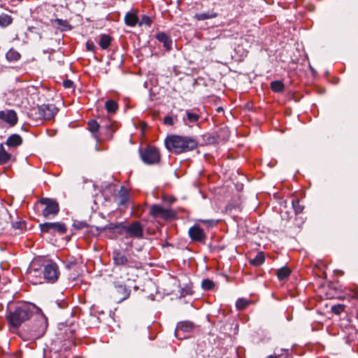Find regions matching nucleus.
I'll return each instance as SVG.
<instances>
[{
    "label": "nucleus",
    "mask_w": 358,
    "mask_h": 358,
    "mask_svg": "<svg viewBox=\"0 0 358 358\" xmlns=\"http://www.w3.org/2000/svg\"><path fill=\"white\" fill-rule=\"evenodd\" d=\"M197 145L196 139L189 136L171 135L165 140L166 148L175 154L191 151L195 149Z\"/></svg>",
    "instance_id": "1"
},
{
    "label": "nucleus",
    "mask_w": 358,
    "mask_h": 358,
    "mask_svg": "<svg viewBox=\"0 0 358 358\" xmlns=\"http://www.w3.org/2000/svg\"><path fill=\"white\" fill-rule=\"evenodd\" d=\"M32 312L27 304L17 306L13 311H10L7 316L9 323L14 327H20L24 322L28 320Z\"/></svg>",
    "instance_id": "2"
},
{
    "label": "nucleus",
    "mask_w": 358,
    "mask_h": 358,
    "mask_svg": "<svg viewBox=\"0 0 358 358\" xmlns=\"http://www.w3.org/2000/svg\"><path fill=\"white\" fill-rule=\"evenodd\" d=\"M41 261H42V257L35 258L27 271V278L34 285L41 284L45 282Z\"/></svg>",
    "instance_id": "3"
},
{
    "label": "nucleus",
    "mask_w": 358,
    "mask_h": 358,
    "mask_svg": "<svg viewBox=\"0 0 358 358\" xmlns=\"http://www.w3.org/2000/svg\"><path fill=\"white\" fill-rule=\"evenodd\" d=\"M43 267L45 282L53 283L57 280L59 275V268L55 262L51 259L42 257L41 261Z\"/></svg>",
    "instance_id": "4"
},
{
    "label": "nucleus",
    "mask_w": 358,
    "mask_h": 358,
    "mask_svg": "<svg viewBox=\"0 0 358 358\" xmlns=\"http://www.w3.org/2000/svg\"><path fill=\"white\" fill-rule=\"evenodd\" d=\"M39 203L45 206L42 210V215L45 218H52L58 214L59 207L55 200L49 198H42Z\"/></svg>",
    "instance_id": "5"
},
{
    "label": "nucleus",
    "mask_w": 358,
    "mask_h": 358,
    "mask_svg": "<svg viewBox=\"0 0 358 358\" xmlns=\"http://www.w3.org/2000/svg\"><path fill=\"white\" fill-rule=\"evenodd\" d=\"M141 157L145 164L150 165L159 163L161 158L159 150L152 146L148 147L141 151Z\"/></svg>",
    "instance_id": "6"
},
{
    "label": "nucleus",
    "mask_w": 358,
    "mask_h": 358,
    "mask_svg": "<svg viewBox=\"0 0 358 358\" xmlns=\"http://www.w3.org/2000/svg\"><path fill=\"white\" fill-rule=\"evenodd\" d=\"M41 231L43 233L51 234H59L60 235L66 232V227L62 222H45L40 224Z\"/></svg>",
    "instance_id": "7"
},
{
    "label": "nucleus",
    "mask_w": 358,
    "mask_h": 358,
    "mask_svg": "<svg viewBox=\"0 0 358 358\" xmlns=\"http://www.w3.org/2000/svg\"><path fill=\"white\" fill-rule=\"evenodd\" d=\"M102 230L105 231L106 235L111 238H116L119 235L125 234L126 225L123 222L110 223L104 227Z\"/></svg>",
    "instance_id": "8"
},
{
    "label": "nucleus",
    "mask_w": 358,
    "mask_h": 358,
    "mask_svg": "<svg viewBox=\"0 0 358 358\" xmlns=\"http://www.w3.org/2000/svg\"><path fill=\"white\" fill-rule=\"evenodd\" d=\"M126 237L142 238L143 236V229L139 222H134L129 225H126Z\"/></svg>",
    "instance_id": "9"
},
{
    "label": "nucleus",
    "mask_w": 358,
    "mask_h": 358,
    "mask_svg": "<svg viewBox=\"0 0 358 358\" xmlns=\"http://www.w3.org/2000/svg\"><path fill=\"white\" fill-rule=\"evenodd\" d=\"M57 112L58 108L54 104H43L38 108L39 117L44 120L53 118Z\"/></svg>",
    "instance_id": "10"
},
{
    "label": "nucleus",
    "mask_w": 358,
    "mask_h": 358,
    "mask_svg": "<svg viewBox=\"0 0 358 358\" xmlns=\"http://www.w3.org/2000/svg\"><path fill=\"white\" fill-rule=\"evenodd\" d=\"M150 213L152 216L157 218L167 220L173 216V213L170 209H166L159 205H152L150 207Z\"/></svg>",
    "instance_id": "11"
},
{
    "label": "nucleus",
    "mask_w": 358,
    "mask_h": 358,
    "mask_svg": "<svg viewBox=\"0 0 358 358\" xmlns=\"http://www.w3.org/2000/svg\"><path fill=\"white\" fill-rule=\"evenodd\" d=\"M113 260L117 266H133V263L129 260L125 253L119 250H115L113 252Z\"/></svg>",
    "instance_id": "12"
},
{
    "label": "nucleus",
    "mask_w": 358,
    "mask_h": 358,
    "mask_svg": "<svg viewBox=\"0 0 358 358\" xmlns=\"http://www.w3.org/2000/svg\"><path fill=\"white\" fill-rule=\"evenodd\" d=\"M193 324L189 322H179L175 330V336L178 339H185L188 337L187 335H181V333H189L193 329Z\"/></svg>",
    "instance_id": "13"
},
{
    "label": "nucleus",
    "mask_w": 358,
    "mask_h": 358,
    "mask_svg": "<svg viewBox=\"0 0 358 358\" xmlns=\"http://www.w3.org/2000/svg\"><path fill=\"white\" fill-rule=\"evenodd\" d=\"M0 120L6 122L10 126H14L17 122V113L13 110H1Z\"/></svg>",
    "instance_id": "14"
},
{
    "label": "nucleus",
    "mask_w": 358,
    "mask_h": 358,
    "mask_svg": "<svg viewBox=\"0 0 358 358\" xmlns=\"http://www.w3.org/2000/svg\"><path fill=\"white\" fill-rule=\"evenodd\" d=\"M189 236L192 241L203 242L206 239V235L201 228L194 225L189 229Z\"/></svg>",
    "instance_id": "15"
},
{
    "label": "nucleus",
    "mask_w": 358,
    "mask_h": 358,
    "mask_svg": "<svg viewBox=\"0 0 358 358\" xmlns=\"http://www.w3.org/2000/svg\"><path fill=\"white\" fill-rule=\"evenodd\" d=\"M117 299L121 302L127 299L130 295V290L124 285H118L115 286Z\"/></svg>",
    "instance_id": "16"
},
{
    "label": "nucleus",
    "mask_w": 358,
    "mask_h": 358,
    "mask_svg": "<svg viewBox=\"0 0 358 358\" xmlns=\"http://www.w3.org/2000/svg\"><path fill=\"white\" fill-rule=\"evenodd\" d=\"M156 38L163 43L164 47L169 50L171 48L172 40L169 35L164 32L158 33L156 35Z\"/></svg>",
    "instance_id": "17"
},
{
    "label": "nucleus",
    "mask_w": 358,
    "mask_h": 358,
    "mask_svg": "<svg viewBox=\"0 0 358 358\" xmlns=\"http://www.w3.org/2000/svg\"><path fill=\"white\" fill-rule=\"evenodd\" d=\"M186 117H183L182 121L185 125L190 126L191 124L196 123L200 118L199 115L194 113L189 110L185 111Z\"/></svg>",
    "instance_id": "18"
},
{
    "label": "nucleus",
    "mask_w": 358,
    "mask_h": 358,
    "mask_svg": "<svg viewBox=\"0 0 358 358\" xmlns=\"http://www.w3.org/2000/svg\"><path fill=\"white\" fill-rule=\"evenodd\" d=\"M11 157V155L5 150L3 145L0 144V165L7 164Z\"/></svg>",
    "instance_id": "19"
},
{
    "label": "nucleus",
    "mask_w": 358,
    "mask_h": 358,
    "mask_svg": "<svg viewBox=\"0 0 358 358\" xmlns=\"http://www.w3.org/2000/svg\"><path fill=\"white\" fill-rule=\"evenodd\" d=\"M22 139L20 135L13 134L6 141V145L10 147H15L21 145Z\"/></svg>",
    "instance_id": "20"
},
{
    "label": "nucleus",
    "mask_w": 358,
    "mask_h": 358,
    "mask_svg": "<svg viewBox=\"0 0 358 358\" xmlns=\"http://www.w3.org/2000/svg\"><path fill=\"white\" fill-rule=\"evenodd\" d=\"M111 41L112 38L109 35L101 34L100 35L99 45L103 50H106L110 46Z\"/></svg>",
    "instance_id": "21"
},
{
    "label": "nucleus",
    "mask_w": 358,
    "mask_h": 358,
    "mask_svg": "<svg viewBox=\"0 0 358 358\" xmlns=\"http://www.w3.org/2000/svg\"><path fill=\"white\" fill-rule=\"evenodd\" d=\"M20 54L13 48L10 49L6 54V58L9 62H17L20 59Z\"/></svg>",
    "instance_id": "22"
},
{
    "label": "nucleus",
    "mask_w": 358,
    "mask_h": 358,
    "mask_svg": "<svg viewBox=\"0 0 358 358\" xmlns=\"http://www.w3.org/2000/svg\"><path fill=\"white\" fill-rule=\"evenodd\" d=\"M265 261L264 254L259 252L253 259H250V263L255 266L262 265Z\"/></svg>",
    "instance_id": "23"
},
{
    "label": "nucleus",
    "mask_w": 358,
    "mask_h": 358,
    "mask_svg": "<svg viewBox=\"0 0 358 358\" xmlns=\"http://www.w3.org/2000/svg\"><path fill=\"white\" fill-rule=\"evenodd\" d=\"M124 22L127 25L134 27L138 22V17L135 14L129 12L124 17Z\"/></svg>",
    "instance_id": "24"
},
{
    "label": "nucleus",
    "mask_w": 358,
    "mask_h": 358,
    "mask_svg": "<svg viewBox=\"0 0 358 358\" xmlns=\"http://www.w3.org/2000/svg\"><path fill=\"white\" fill-rule=\"evenodd\" d=\"M118 196L120 199V204L124 205L129 200V193L126 188H124V187H122L120 190L119 191Z\"/></svg>",
    "instance_id": "25"
},
{
    "label": "nucleus",
    "mask_w": 358,
    "mask_h": 358,
    "mask_svg": "<svg viewBox=\"0 0 358 358\" xmlns=\"http://www.w3.org/2000/svg\"><path fill=\"white\" fill-rule=\"evenodd\" d=\"M13 22V18L10 15L7 14L0 15V27H6L10 25Z\"/></svg>",
    "instance_id": "26"
},
{
    "label": "nucleus",
    "mask_w": 358,
    "mask_h": 358,
    "mask_svg": "<svg viewBox=\"0 0 358 358\" xmlns=\"http://www.w3.org/2000/svg\"><path fill=\"white\" fill-rule=\"evenodd\" d=\"M217 16V14L215 12H210V13H199L196 14L194 17L197 20H205L207 19H211L215 18Z\"/></svg>",
    "instance_id": "27"
},
{
    "label": "nucleus",
    "mask_w": 358,
    "mask_h": 358,
    "mask_svg": "<svg viewBox=\"0 0 358 358\" xmlns=\"http://www.w3.org/2000/svg\"><path fill=\"white\" fill-rule=\"evenodd\" d=\"M291 273V271L287 267H282L277 271V276L280 280L287 278Z\"/></svg>",
    "instance_id": "28"
},
{
    "label": "nucleus",
    "mask_w": 358,
    "mask_h": 358,
    "mask_svg": "<svg viewBox=\"0 0 358 358\" xmlns=\"http://www.w3.org/2000/svg\"><path fill=\"white\" fill-rule=\"evenodd\" d=\"M105 108L108 113H113L117 110L118 105L113 100H108L105 103Z\"/></svg>",
    "instance_id": "29"
},
{
    "label": "nucleus",
    "mask_w": 358,
    "mask_h": 358,
    "mask_svg": "<svg viewBox=\"0 0 358 358\" xmlns=\"http://www.w3.org/2000/svg\"><path fill=\"white\" fill-rule=\"evenodd\" d=\"M271 88L275 92H280L284 90V84L280 80L272 81Z\"/></svg>",
    "instance_id": "30"
},
{
    "label": "nucleus",
    "mask_w": 358,
    "mask_h": 358,
    "mask_svg": "<svg viewBox=\"0 0 358 358\" xmlns=\"http://www.w3.org/2000/svg\"><path fill=\"white\" fill-rule=\"evenodd\" d=\"M215 284L210 279H205L201 282V287L204 290H211L213 289Z\"/></svg>",
    "instance_id": "31"
},
{
    "label": "nucleus",
    "mask_w": 358,
    "mask_h": 358,
    "mask_svg": "<svg viewBox=\"0 0 358 358\" xmlns=\"http://www.w3.org/2000/svg\"><path fill=\"white\" fill-rule=\"evenodd\" d=\"M250 303V301L243 298L237 300L236 306L238 310L244 309Z\"/></svg>",
    "instance_id": "32"
},
{
    "label": "nucleus",
    "mask_w": 358,
    "mask_h": 358,
    "mask_svg": "<svg viewBox=\"0 0 358 358\" xmlns=\"http://www.w3.org/2000/svg\"><path fill=\"white\" fill-rule=\"evenodd\" d=\"M99 125L96 120H91L88 122V128L91 132L97 131L99 129Z\"/></svg>",
    "instance_id": "33"
},
{
    "label": "nucleus",
    "mask_w": 358,
    "mask_h": 358,
    "mask_svg": "<svg viewBox=\"0 0 358 358\" xmlns=\"http://www.w3.org/2000/svg\"><path fill=\"white\" fill-rule=\"evenodd\" d=\"M73 227L77 229H83L88 227V224L85 222L83 221H75L73 224Z\"/></svg>",
    "instance_id": "34"
},
{
    "label": "nucleus",
    "mask_w": 358,
    "mask_h": 358,
    "mask_svg": "<svg viewBox=\"0 0 358 358\" xmlns=\"http://www.w3.org/2000/svg\"><path fill=\"white\" fill-rule=\"evenodd\" d=\"M292 206L296 213H301L303 211V207L300 205L298 200L292 201Z\"/></svg>",
    "instance_id": "35"
},
{
    "label": "nucleus",
    "mask_w": 358,
    "mask_h": 358,
    "mask_svg": "<svg viewBox=\"0 0 358 358\" xmlns=\"http://www.w3.org/2000/svg\"><path fill=\"white\" fill-rule=\"evenodd\" d=\"M199 221L206 224L209 227H215L217 224V221L215 220H199Z\"/></svg>",
    "instance_id": "36"
},
{
    "label": "nucleus",
    "mask_w": 358,
    "mask_h": 358,
    "mask_svg": "<svg viewBox=\"0 0 358 358\" xmlns=\"http://www.w3.org/2000/svg\"><path fill=\"white\" fill-rule=\"evenodd\" d=\"M331 310L335 314L339 315L341 313H342L344 310V306H343V305L334 306L331 308Z\"/></svg>",
    "instance_id": "37"
},
{
    "label": "nucleus",
    "mask_w": 358,
    "mask_h": 358,
    "mask_svg": "<svg viewBox=\"0 0 358 358\" xmlns=\"http://www.w3.org/2000/svg\"><path fill=\"white\" fill-rule=\"evenodd\" d=\"M55 22L59 26H62L64 27H70L68 22L66 20H64L62 19H56Z\"/></svg>",
    "instance_id": "38"
},
{
    "label": "nucleus",
    "mask_w": 358,
    "mask_h": 358,
    "mask_svg": "<svg viewBox=\"0 0 358 358\" xmlns=\"http://www.w3.org/2000/svg\"><path fill=\"white\" fill-rule=\"evenodd\" d=\"M164 123L166 125L172 126L174 124L173 117L167 115L164 118Z\"/></svg>",
    "instance_id": "39"
},
{
    "label": "nucleus",
    "mask_w": 358,
    "mask_h": 358,
    "mask_svg": "<svg viewBox=\"0 0 358 358\" xmlns=\"http://www.w3.org/2000/svg\"><path fill=\"white\" fill-rule=\"evenodd\" d=\"M142 23L145 24L146 25L150 26L152 23L151 19L148 16H143L142 18Z\"/></svg>",
    "instance_id": "40"
},
{
    "label": "nucleus",
    "mask_w": 358,
    "mask_h": 358,
    "mask_svg": "<svg viewBox=\"0 0 358 358\" xmlns=\"http://www.w3.org/2000/svg\"><path fill=\"white\" fill-rule=\"evenodd\" d=\"M63 85L66 88H71L73 87V83L70 80H66L64 81Z\"/></svg>",
    "instance_id": "41"
},
{
    "label": "nucleus",
    "mask_w": 358,
    "mask_h": 358,
    "mask_svg": "<svg viewBox=\"0 0 358 358\" xmlns=\"http://www.w3.org/2000/svg\"><path fill=\"white\" fill-rule=\"evenodd\" d=\"M86 47H87V49L90 51H93L94 50V45L93 43H91L90 42H87L86 43Z\"/></svg>",
    "instance_id": "42"
},
{
    "label": "nucleus",
    "mask_w": 358,
    "mask_h": 358,
    "mask_svg": "<svg viewBox=\"0 0 358 358\" xmlns=\"http://www.w3.org/2000/svg\"><path fill=\"white\" fill-rule=\"evenodd\" d=\"M17 228L22 229V227L24 226V224L22 222H18L15 224Z\"/></svg>",
    "instance_id": "43"
},
{
    "label": "nucleus",
    "mask_w": 358,
    "mask_h": 358,
    "mask_svg": "<svg viewBox=\"0 0 358 358\" xmlns=\"http://www.w3.org/2000/svg\"><path fill=\"white\" fill-rule=\"evenodd\" d=\"M352 297L355 299H357L358 300V292H355L352 294Z\"/></svg>",
    "instance_id": "44"
},
{
    "label": "nucleus",
    "mask_w": 358,
    "mask_h": 358,
    "mask_svg": "<svg viewBox=\"0 0 358 358\" xmlns=\"http://www.w3.org/2000/svg\"><path fill=\"white\" fill-rule=\"evenodd\" d=\"M181 335H187V333H181Z\"/></svg>",
    "instance_id": "45"
},
{
    "label": "nucleus",
    "mask_w": 358,
    "mask_h": 358,
    "mask_svg": "<svg viewBox=\"0 0 358 358\" xmlns=\"http://www.w3.org/2000/svg\"><path fill=\"white\" fill-rule=\"evenodd\" d=\"M357 319H358V311H357Z\"/></svg>",
    "instance_id": "46"
},
{
    "label": "nucleus",
    "mask_w": 358,
    "mask_h": 358,
    "mask_svg": "<svg viewBox=\"0 0 358 358\" xmlns=\"http://www.w3.org/2000/svg\"><path fill=\"white\" fill-rule=\"evenodd\" d=\"M271 358H277V357H271Z\"/></svg>",
    "instance_id": "47"
}]
</instances>
